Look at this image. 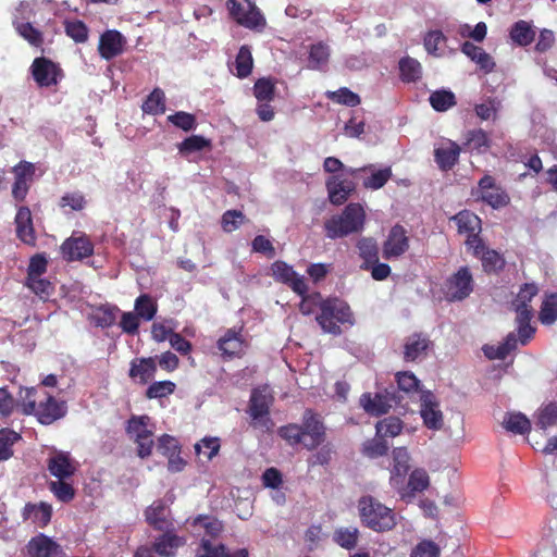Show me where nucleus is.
<instances>
[{"label": "nucleus", "mask_w": 557, "mask_h": 557, "mask_svg": "<svg viewBox=\"0 0 557 557\" xmlns=\"http://www.w3.org/2000/svg\"><path fill=\"white\" fill-rule=\"evenodd\" d=\"M67 411L65 401L58 400L53 394L46 393L45 400L37 405V421L49 425L54 421L62 419Z\"/></svg>", "instance_id": "ddd939ff"}, {"label": "nucleus", "mask_w": 557, "mask_h": 557, "mask_svg": "<svg viewBox=\"0 0 557 557\" xmlns=\"http://www.w3.org/2000/svg\"><path fill=\"white\" fill-rule=\"evenodd\" d=\"M359 511L363 523L376 532L392 530L396 524V518L392 509L371 496H364L359 500Z\"/></svg>", "instance_id": "20e7f679"}, {"label": "nucleus", "mask_w": 557, "mask_h": 557, "mask_svg": "<svg viewBox=\"0 0 557 557\" xmlns=\"http://www.w3.org/2000/svg\"><path fill=\"white\" fill-rule=\"evenodd\" d=\"M410 557H440V547L430 540H423L416 545Z\"/></svg>", "instance_id": "338daca9"}, {"label": "nucleus", "mask_w": 557, "mask_h": 557, "mask_svg": "<svg viewBox=\"0 0 557 557\" xmlns=\"http://www.w3.org/2000/svg\"><path fill=\"white\" fill-rule=\"evenodd\" d=\"M325 97L334 103L347 106V107H357L360 104L361 99L358 94L351 91L347 87H341L334 91H326Z\"/></svg>", "instance_id": "37998d69"}, {"label": "nucleus", "mask_w": 557, "mask_h": 557, "mask_svg": "<svg viewBox=\"0 0 557 557\" xmlns=\"http://www.w3.org/2000/svg\"><path fill=\"white\" fill-rule=\"evenodd\" d=\"M64 76L59 63L45 57H37V87H57Z\"/></svg>", "instance_id": "2eb2a0df"}, {"label": "nucleus", "mask_w": 557, "mask_h": 557, "mask_svg": "<svg viewBox=\"0 0 557 557\" xmlns=\"http://www.w3.org/2000/svg\"><path fill=\"white\" fill-rule=\"evenodd\" d=\"M429 341L420 335L409 336L404 345V359L407 362L416 361L426 355Z\"/></svg>", "instance_id": "c756f323"}, {"label": "nucleus", "mask_w": 557, "mask_h": 557, "mask_svg": "<svg viewBox=\"0 0 557 557\" xmlns=\"http://www.w3.org/2000/svg\"><path fill=\"white\" fill-rule=\"evenodd\" d=\"M509 37L516 45L527 47L533 42L535 30L529 22L520 20L512 24Z\"/></svg>", "instance_id": "7c9ffc66"}, {"label": "nucleus", "mask_w": 557, "mask_h": 557, "mask_svg": "<svg viewBox=\"0 0 557 557\" xmlns=\"http://www.w3.org/2000/svg\"><path fill=\"white\" fill-rule=\"evenodd\" d=\"M461 52L466 54L471 61L475 62L479 67L486 74L494 71L495 62L493 58L484 51L483 48L475 46L470 41H465L460 48Z\"/></svg>", "instance_id": "a878e982"}, {"label": "nucleus", "mask_w": 557, "mask_h": 557, "mask_svg": "<svg viewBox=\"0 0 557 557\" xmlns=\"http://www.w3.org/2000/svg\"><path fill=\"white\" fill-rule=\"evenodd\" d=\"M136 314L146 321L153 319L157 312V305L148 295H140L135 301Z\"/></svg>", "instance_id": "13d9d810"}, {"label": "nucleus", "mask_w": 557, "mask_h": 557, "mask_svg": "<svg viewBox=\"0 0 557 557\" xmlns=\"http://www.w3.org/2000/svg\"><path fill=\"white\" fill-rule=\"evenodd\" d=\"M330 201L333 205L344 203L348 196L355 190V184L347 176L333 175L326 181Z\"/></svg>", "instance_id": "a211bd4d"}, {"label": "nucleus", "mask_w": 557, "mask_h": 557, "mask_svg": "<svg viewBox=\"0 0 557 557\" xmlns=\"http://www.w3.org/2000/svg\"><path fill=\"white\" fill-rule=\"evenodd\" d=\"M430 103L437 112H445L456 104V97L450 90H435L430 95Z\"/></svg>", "instance_id": "de8ad7c7"}, {"label": "nucleus", "mask_w": 557, "mask_h": 557, "mask_svg": "<svg viewBox=\"0 0 557 557\" xmlns=\"http://www.w3.org/2000/svg\"><path fill=\"white\" fill-rule=\"evenodd\" d=\"M157 371V364L152 358L135 359L131 363L129 376L146 384L151 380Z\"/></svg>", "instance_id": "cd10ccee"}, {"label": "nucleus", "mask_w": 557, "mask_h": 557, "mask_svg": "<svg viewBox=\"0 0 557 557\" xmlns=\"http://www.w3.org/2000/svg\"><path fill=\"white\" fill-rule=\"evenodd\" d=\"M539 318L540 321L545 325H550L557 320L556 294H550L543 300Z\"/></svg>", "instance_id": "864d4df0"}, {"label": "nucleus", "mask_w": 557, "mask_h": 557, "mask_svg": "<svg viewBox=\"0 0 557 557\" xmlns=\"http://www.w3.org/2000/svg\"><path fill=\"white\" fill-rule=\"evenodd\" d=\"M166 120L172 125L183 129L184 132L193 131L197 125L195 115L185 111H177L174 114L169 115Z\"/></svg>", "instance_id": "bf43d9fd"}, {"label": "nucleus", "mask_w": 557, "mask_h": 557, "mask_svg": "<svg viewBox=\"0 0 557 557\" xmlns=\"http://www.w3.org/2000/svg\"><path fill=\"white\" fill-rule=\"evenodd\" d=\"M480 253L483 268L486 272H497L505 265L504 258L495 250H490L483 244V248H480Z\"/></svg>", "instance_id": "8fccbe9b"}, {"label": "nucleus", "mask_w": 557, "mask_h": 557, "mask_svg": "<svg viewBox=\"0 0 557 557\" xmlns=\"http://www.w3.org/2000/svg\"><path fill=\"white\" fill-rule=\"evenodd\" d=\"M236 75L239 78L248 77L253 67V59L248 46H242L235 60Z\"/></svg>", "instance_id": "a18cd8bd"}, {"label": "nucleus", "mask_w": 557, "mask_h": 557, "mask_svg": "<svg viewBox=\"0 0 557 557\" xmlns=\"http://www.w3.org/2000/svg\"><path fill=\"white\" fill-rule=\"evenodd\" d=\"M33 8L29 2H21L14 14L13 24L17 33L30 45H35V29L29 21Z\"/></svg>", "instance_id": "4be33fe9"}, {"label": "nucleus", "mask_w": 557, "mask_h": 557, "mask_svg": "<svg viewBox=\"0 0 557 557\" xmlns=\"http://www.w3.org/2000/svg\"><path fill=\"white\" fill-rule=\"evenodd\" d=\"M20 438V435L9 429L0 430V461L8 460L13 455L12 446Z\"/></svg>", "instance_id": "6e6d98bb"}, {"label": "nucleus", "mask_w": 557, "mask_h": 557, "mask_svg": "<svg viewBox=\"0 0 557 557\" xmlns=\"http://www.w3.org/2000/svg\"><path fill=\"white\" fill-rule=\"evenodd\" d=\"M503 426L515 434H527L531 430V422L521 412H510L504 417Z\"/></svg>", "instance_id": "4c0bfd02"}, {"label": "nucleus", "mask_w": 557, "mask_h": 557, "mask_svg": "<svg viewBox=\"0 0 557 557\" xmlns=\"http://www.w3.org/2000/svg\"><path fill=\"white\" fill-rule=\"evenodd\" d=\"M362 450L366 456L376 458L387 453L388 444L383 436L376 435L373 440L363 444Z\"/></svg>", "instance_id": "052dcab7"}, {"label": "nucleus", "mask_w": 557, "mask_h": 557, "mask_svg": "<svg viewBox=\"0 0 557 557\" xmlns=\"http://www.w3.org/2000/svg\"><path fill=\"white\" fill-rule=\"evenodd\" d=\"M420 401V414L424 425L431 430H441L444 418L435 395L430 391L422 392Z\"/></svg>", "instance_id": "9b49d317"}, {"label": "nucleus", "mask_w": 557, "mask_h": 557, "mask_svg": "<svg viewBox=\"0 0 557 557\" xmlns=\"http://www.w3.org/2000/svg\"><path fill=\"white\" fill-rule=\"evenodd\" d=\"M126 431L134 441L153 435L151 419L148 416H133L127 422Z\"/></svg>", "instance_id": "2f4dec72"}, {"label": "nucleus", "mask_w": 557, "mask_h": 557, "mask_svg": "<svg viewBox=\"0 0 557 557\" xmlns=\"http://www.w3.org/2000/svg\"><path fill=\"white\" fill-rule=\"evenodd\" d=\"M47 467L51 475L57 479H69L76 470L70 454L55 449L52 450V455L48 459Z\"/></svg>", "instance_id": "aec40b11"}, {"label": "nucleus", "mask_w": 557, "mask_h": 557, "mask_svg": "<svg viewBox=\"0 0 557 557\" xmlns=\"http://www.w3.org/2000/svg\"><path fill=\"white\" fill-rule=\"evenodd\" d=\"M376 435L385 437H395L403 430V423L399 418L388 417L376 423Z\"/></svg>", "instance_id": "603ef678"}, {"label": "nucleus", "mask_w": 557, "mask_h": 557, "mask_svg": "<svg viewBox=\"0 0 557 557\" xmlns=\"http://www.w3.org/2000/svg\"><path fill=\"white\" fill-rule=\"evenodd\" d=\"M37 557H66V554L53 537L37 533Z\"/></svg>", "instance_id": "f704fd0d"}, {"label": "nucleus", "mask_w": 557, "mask_h": 557, "mask_svg": "<svg viewBox=\"0 0 557 557\" xmlns=\"http://www.w3.org/2000/svg\"><path fill=\"white\" fill-rule=\"evenodd\" d=\"M271 274L276 282L289 286L299 296L305 295L308 290L305 277L284 261H275L271 265Z\"/></svg>", "instance_id": "1a4fd4ad"}, {"label": "nucleus", "mask_w": 557, "mask_h": 557, "mask_svg": "<svg viewBox=\"0 0 557 557\" xmlns=\"http://www.w3.org/2000/svg\"><path fill=\"white\" fill-rule=\"evenodd\" d=\"M460 148L450 141L447 147H438L435 149V161L438 168L443 171L450 170L458 160Z\"/></svg>", "instance_id": "c9c22d12"}, {"label": "nucleus", "mask_w": 557, "mask_h": 557, "mask_svg": "<svg viewBox=\"0 0 557 557\" xmlns=\"http://www.w3.org/2000/svg\"><path fill=\"white\" fill-rule=\"evenodd\" d=\"M273 396L268 386H260L251 392L249 400V414L255 425L270 429L269 410Z\"/></svg>", "instance_id": "423d86ee"}, {"label": "nucleus", "mask_w": 557, "mask_h": 557, "mask_svg": "<svg viewBox=\"0 0 557 557\" xmlns=\"http://www.w3.org/2000/svg\"><path fill=\"white\" fill-rule=\"evenodd\" d=\"M399 77L404 83H416L422 76L421 63L411 58L404 57L399 60Z\"/></svg>", "instance_id": "72a5a7b5"}, {"label": "nucleus", "mask_w": 557, "mask_h": 557, "mask_svg": "<svg viewBox=\"0 0 557 557\" xmlns=\"http://www.w3.org/2000/svg\"><path fill=\"white\" fill-rule=\"evenodd\" d=\"M125 44L126 40L119 30L108 29L99 38L98 52L102 59L109 61L123 53Z\"/></svg>", "instance_id": "dca6fc26"}, {"label": "nucleus", "mask_w": 557, "mask_h": 557, "mask_svg": "<svg viewBox=\"0 0 557 557\" xmlns=\"http://www.w3.org/2000/svg\"><path fill=\"white\" fill-rule=\"evenodd\" d=\"M320 313L317 315L319 325L325 333L342 334L341 324H354V314L350 307L338 298L322 300L319 305Z\"/></svg>", "instance_id": "7ed1b4c3"}, {"label": "nucleus", "mask_w": 557, "mask_h": 557, "mask_svg": "<svg viewBox=\"0 0 557 557\" xmlns=\"http://www.w3.org/2000/svg\"><path fill=\"white\" fill-rule=\"evenodd\" d=\"M63 257L67 261L83 260L92 255L94 245L89 238L82 233H73L61 246Z\"/></svg>", "instance_id": "f8f14e48"}, {"label": "nucleus", "mask_w": 557, "mask_h": 557, "mask_svg": "<svg viewBox=\"0 0 557 557\" xmlns=\"http://www.w3.org/2000/svg\"><path fill=\"white\" fill-rule=\"evenodd\" d=\"M220 449V443L218 437H206L195 445L197 454H202L208 460L212 459Z\"/></svg>", "instance_id": "e2e57ef3"}, {"label": "nucleus", "mask_w": 557, "mask_h": 557, "mask_svg": "<svg viewBox=\"0 0 557 557\" xmlns=\"http://www.w3.org/2000/svg\"><path fill=\"white\" fill-rule=\"evenodd\" d=\"M394 467L391 472V484L395 488L403 487L404 478L409 470V455L406 448L398 447L393 451Z\"/></svg>", "instance_id": "393cba45"}, {"label": "nucleus", "mask_w": 557, "mask_h": 557, "mask_svg": "<svg viewBox=\"0 0 557 557\" xmlns=\"http://www.w3.org/2000/svg\"><path fill=\"white\" fill-rule=\"evenodd\" d=\"M245 221V215L238 210H227L223 213L221 224L226 233L236 231Z\"/></svg>", "instance_id": "680f3d73"}, {"label": "nucleus", "mask_w": 557, "mask_h": 557, "mask_svg": "<svg viewBox=\"0 0 557 557\" xmlns=\"http://www.w3.org/2000/svg\"><path fill=\"white\" fill-rule=\"evenodd\" d=\"M330 59V48L324 42H317L310 46L308 55V67L311 70H321L327 64Z\"/></svg>", "instance_id": "58836bf2"}, {"label": "nucleus", "mask_w": 557, "mask_h": 557, "mask_svg": "<svg viewBox=\"0 0 557 557\" xmlns=\"http://www.w3.org/2000/svg\"><path fill=\"white\" fill-rule=\"evenodd\" d=\"M408 248L409 238L405 228L398 224L393 226L383 245V257L385 259L397 258L404 255Z\"/></svg>", "instance_id": "f3484780"}, {"label": "nucleus", "mask_w": 557, "mask_h": 557, "mask_svg": "<svg viewBox=\"0 0 557 557\" xmlns=\"http://www.w3.org/2000/svg\"><path fill=\"white\" fill-rule=\"evenodd\" d=\"M13 173L15 176L14 184L12 186V196L14 199L22 201L25 199L29 184L28 181L33 175V164L32 163H20L18 165L13 168Z\"/></svg>", "instance_id": "b1692460"}, {"label": "nucleus", "mask_w": 557, "mask_h": 557, "mask_svg": "<svg viewBox=\"0 0 557 557\" xmlns=\"http://www.w3.org/2000/svg\"><path fill=\"white\" fill-rule=\"evenodd\" d=\"M66 479H58L48 483V488L62 503H70L75 496V490Z\"/></svg>", "instance_id": "3c124183"}, {"label": "nucleus", "mask_w": 557, "mask_h": 557, "mask_svg": "<svg viewBox=\"0 0 557 557\" xmlns=\"http://www.w3.org/2000/svg\"><path fill=\"white\" fill-rule=\"evenodd\" d=\"M479 197L494 209H499L509 203V196L505 190L495 184V180L490 176H483L479 182Z\"/></svg>", "instance_id": "4468645a"}, {"label": "nucleus", "mask_w": 557, "mask_h": 557, "mask_svg": "<svg viewBox=\"0 0 557 557\" xmlns=\"http://www.w3.org/2000/svg\"><path fill=\"white\" fill-rule=\"evenodd\" d=\"M244 342L238 332L230 329L218 341V348L222 355L226 357H234L243 351Z\"/></svg>", "instance_id": "c85d7f7f"}, {"label": "nucleus", "mask_w": 557, "mask_h": 557, "mask_svg": "<svg viewBox=\"0 0 557 557\" xmlns=\"http://www.w3.org/2000/svg\"><path fill=\"white\" fill-rule=\"evenodd\" d=\"M399 397L391 386L386 388L384 393H376L373 397L371 394H363L360 397V405L366 412L372 416H381L388 411L392 407V403L397 404Z\"/></svg>", "instance_id": "9d476101"}, {"label": "nucleus", "mask_w": 557, "mask_h": 557, "mask_svg": "<svg viewBox=\"0 0 557 557\" xmlns=\"http://www.w3.org/2000/svg\"><path fill=\"white\" fill-rule=\"evenodd\" d=\"M175 389V384L171 381H160L152 383L147 392L148 398H162L172 394Z\"/></svg>", "instance_id": "69168bd1"}, {"label": "nucleus", "mask_w": 557, "mask_h": 557, "mask_svg": "<svg viewBox=\"0 0 557 557\" xmlns=\"http://www.w3.org/2000/svg\"><path fill=\"white\" fill-rule=\"evenodd\" d=\"M358 170L370 172V176L363 181V185L366 188L374 190L383 187L392 176V170L389 166L376 170L374 165H369Z\"/></svg>", "instance_id": "ea45409f"}, {"label": "nucleus", "mask_w": 557, "mask_h": 557, "mask_svg": "<svg viewBox=\"0 0 557 557\" xmlns=\"http://www.w3.org/2000/svg\"><path fill=\"white\" fill-rule=\"evenodd\" d=\"M165 94L164 91L156 87L145 99L141 104V110L146 114L161 115L165 112Z\"/></svg>", "instance_id": "473e14b6"}, {"label": "nucleus", "mask_w": 557, "mask_h": 557, "mask_svg": "<svg viewBox=\"0 0 557 557\" xmlns=\"http://www.w3.org/2000/svg\"><path fill=\"white\" fill-rule=\"evenodd\" d=\"M364 218V210L359 203H349L342 214L333 215L325 221L326 236L335 239L359 233L363 228Z\"/></svg>", "instance_id": "f03ea898"}, {"label": "nucleus", "mask_w": 557, "mask_h": 557, "mask_svg": "<svg viewBox=\"0 0 557 557\" xmlns=\"http://www.w3.org/2000/svg\"><path fill=\"white\" fill-rule=\"evenodd\" d=\"M64 32L76 44H84L88 40L89 29L81 20H65Z\"/></svg>", "instance_id": "49530a36"}, {"label": "nucleus", "mask_w": 557, "mask_h": 557, "mask_svg": "<svg viewBox=\"0 0 557 557\" xmlns=\"http://www.w3.org/2000/svg\"><path fill=\"white\" fill-rule=\"evenodd\" d=\"M186 541L184 537L178 536L169 530L164 534L159 536L154 544V552L162 557H174L176 549L185 545Z\"/></svg>", "instance_id": "bb28decb"}, {"label": "nucleus", "mask_w": 557, "mask_h": 557, "mask_svg": "<svg viewBox=\"0 0 557 557\" xmlns=\"http://www.w3.org/2000/svg\"><path fill=\"white\" fill-rule=\"evenodd\" d=\"M539 293L535 284H524L520 287L519 293L511 302V309L516 312V331L521 336V346H525L535 333V327L532 326L531 320L533 318V310L530 302Z\"/></svg>", "instance_id": "f257e3e1"}, {"label": "nucleus", "mask_w": 557, "mask_h": 557, "mask_svg": "<svg viewBox=\"0 0 557 557\" xmlns=\"http://www.w3.org/2000/svg\"><path fill=\"white\" fill-rule=\"evenodd\" d=\"M145 517L148 524L156 530L168 531L172 527L170 510L162 499L153 502L145 510Z\"/></svg>", "instance_id": "412c9836"}, {"label": "nucleus", "mask_w": 557, "mask_h": 557, "mask_svg": "<svg viewBox=\"0 0 557 557\" xmlns=\"http://www.w3.org/2000/svg\"><path fill=\"white\" fill-rule=\"evenodd\" d=\"M210 141H181L177 145L178 153L189 161H196L201 151L209 147Z\"/></svg>", "instance_id": "4d7b16f0"}, {"label": "nucleus", "mask_w": 557, "mask_h": 557, "mask_svg": "<svg viewBox=\"0 0 557 557\" xmlns=\"http://www.w3.org/2000/svg\"><path fill=\"white\" fill-rule=\"evenodd\" d=\"M474 281L468 267H461L444 284L445 299L450 302L462 301L473 292Z\"/></svg>", "instance_id": "39448f33"}, {"label": "nucleus", "mask_w": 557, "mask_h": 557, "mask_svg": "<svg viewBox=\"0 0 557 557\" xmlns=\"http://www.w3.org/2000/svg\"><path fill=\"white\" fill-rule=\"evenodd\" d=\"M398 389L409 397L413 395L421 396V393L424 392L421 387L420 380L410 371L397 372L395 375Z\"/></svg>", "instance_id": "e433bc0d"}, {"label": "nucleus", "mask_w": 557, "mask_h": 557, "mask_svg": "<svg viewBox=\"0 0 557 557\" xmlns=\"http://www.w3.org/2000/svg\"><path fill=\"white\" fill-rule=\"evenodd\" d=\"M430 479L425 470L416 469L411 472L408 481V487L411 492H422L428 488Z\"/></svg>", "instance_id": "0e129e2a"}, {"label": "nucleus", "mask_w": 557, "mask_h": 557, "mask_svg": "<svg viewBox=\"0 0 557 557\" xmlns=\"http://www.w3.org/2000/svg\"><path fill=\"white\" fill-rule=\"evenodd\" d=\"M521 346V336L517 331L510 332L503 343L497 346L485 345L483 346L484 355L491 359L504 360L511 351L516 350L518 346Z\"/></svg>", "instance_id": "5701e85b"}, {"label": "nucleus", "mask_w": 557, "mask_h": 557, "mask_svg": "<svg viewBox=\"0 0 557 557\" xmlns=\"http://www.w3.org/2000/svg\"><path fill=\"white\" fill-rule=\"evenodd\" d=\"M196 557H225V546L212 545L209 540L202 539Z\"/></svg>", "instance_id": "774afa93"}, {"label": "nucleus", "mask_w": 557, "mask_h": 557, "mask_svg": "<svg viewBox=\"0 0 557 557\" xmlns=\"http://www.w3.org/2000/svg\"><path fill=\"white\" fill-rule=\"evenodd\" d=\"M300 429L304 433L302 446L308 450L317 448L325 440V426L319 414L310 409L304 412Z\"/></svg>", "instance_id": "0eeeda50"}, {"label": "nucleus", "mask_w": 557, "mask_h": 557, "mask_svg": "<svg viewBox=\"0 0 557 557\" xmlns=\"http://www.w3.org/2000/svg\"><path fill=\"white\" fill-rule=\"evenodd\" d=\"M359 531L355 527L337 528L333 533V541L345 549H354L357 546Z\"/></svg>", "instance_id": "a19ab883"}, {"label": "nucleus", "mask_w": 557, "mask_h": 557, "mask_svg": "<svg viewBox=\"0 0 557 557\" xmlns=\"http://www.w3.org/2000/svg\"><path fill=\"white\" fill-rule=\"evenodd\" d=\"M253 96L258 102H270L275 96V83L270 77L258 78L253 85Z\"/></svg>", "instance_id": "09e8293b"}, {"label": "nucleus", "mask_w": 557, "mask_h": 557, "mask_svg": "<svg viewBox=\"0 0 557 557\" xmlns=\"http://www.w3.org/2000/svg\"><path fill=\"white\" fill-rule=\"evenodd\" d=\"M536 425L541 430H546L553 426L557 422V404L549 403L546 406L541 407L536 412Z\"/></svg>", "instance_id": "5fc2aeb1"}, {"label": "nucleus", "mask_w": 557, "mask_h": 557, "mask_svg": "<svg viewBox=\"0 0 557 557\" xmlns=\"http://www.w3.org/2000/svg\"><path fill=\"white\" fill-rule=\"evenodd\" d=\"M16 237L30 246L35 245V228L33 224V213L28 207H20L15 219Z\"/></svg>", "instance_id": "6ab92c4d"}, {"label": "nucleus", "mask_w": 557, "mask_h": 557, "mask_svg": "<svg viewBox=\"0 0 557 557\" xmlns=\"http://www.w3.org/2000/svg\"><path fill=\"white\" fill-rule=\"evenodd\" d=\"M357 247L359 249L360 257L364 260L361 269H370L371 263L379 261V251L376 243L372 238H361Z\"/></svg>", "instance_id": "c03bdc74"}, {"label": "nucleus", "mask_w": 557, "mask_h": 557, "mask_svg": "<svg viewBox=\"0 0 557 557\" xmlns=\"http://www.w3.org/2000/svg\"><path fill=\"white\" fill-rule=\"evenodd\" d=\"M238 24L250 29L261 30L267 21L261 11L255 4L249 3L248 10L242 14V17H238Z\"/></svg>", "instance_id": "79ce46f5"}, {"label": "nucleus", "mask_w": 557, "mask_h": 557, "mask_svg": "<svg viewBox=\"0 0 557 557\" xmlns=\"http://www.w3.org/2000/svg\"><path fill=\"white\" fill-rule=\"evenodd\" d=\"M454 220L457 224L458 232L467 234V246L473 250L474 255H479V249L483 248V242L478 236L481 231L480 218L470 211H461L454 216Z\"/></svg>", "instance_id": "6e6552de"}]
</instances>
